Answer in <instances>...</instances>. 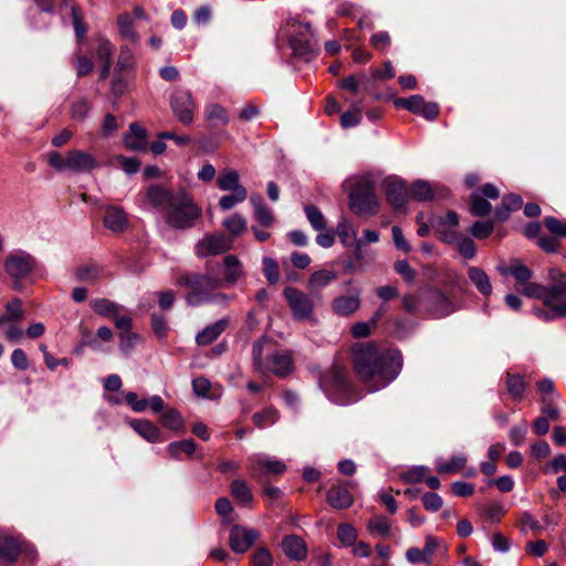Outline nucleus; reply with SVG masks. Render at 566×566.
Masks as SVG:
<instances>
[{"label":"nucleus","mask_w":566,"mask_h":566,"mask_svg":"<svg viewBox=\"0 0 566 566\" xmlns=\"http://www.w3.org/2000/svg\"><path fill=\"white\" fill-rule=\"evenodd\" d=\"M353 367L369 391H377L394 381L402 368V355L397 349H379L373 343L353 348Z\"/></svg>","instance_id":"nucleus-1"},{"label":"nucleus","mask_w":566,"mask_h":566,"mask_svg":"<svg viewBox=\"0 0 566 566\" xmlns=\"http://www.w3.org/2000/svg\"><path fill=\"white\" fill-rule=\"evenodd\" d=\"M549 285L527 282L521 292L527 297L538 298L545 308L534 307L533 313L544 321H553L566 317V273L558 269L548 272Z\"/></svg>","instance_id":"nucleus-2"},{"label":"nucleus","mask_w":566,"mask_h":566,"mask_svg":"<svg viewBox=\"0 0 566 566\" xmlns=\"http://www.w3.org/2000/svg\"><path fill=\"white\" fill-rule=\"evenodd\" d=\"M253 364L261 374H274L284 377L293 368L292 357L284 352L272 350L266 338H261L252 347Z\"/></svg>","instance_id":"nucleus-3"},{"label":"nucleus","mask_w":566,"mask_h":566,"mask_svg":"<svg viewBox=\"0 0 566 566\" xmlns=\"http://www.w3.org/2000/svg\"><path fill=\"white\" fill-rule=\"evenodd\" d=\"M178 286L190 289L185 296L189 306H199L212 298V291L223 286L221 280L200 273H185L177 279Z\"/></svg>","instance_id":"nucleus-4"},{"label":"nucleus","mask_w":566,"mask_h":566,"mask_svg":"<svg viewBox=\"0 0 566 566\" xmlns=\"http://www.w3.org/2000/svg\"><path fill=\"white\" fill-rule=\"evenodd\" d=\"M200 217L201 209L193 202L192 198L185 192H178L166 211L165 220L170 228L185 230L193 227L196 220Z\"/></svg>","instance_id":"nucleus-5"},{"label":"nucleus","mask_w":566,"mask_h":566,"mask_svg":"<svg viewBox=\"0 0 566 566\" xmlns=\"http://www.w3.org/2000/svg\"><path fill=\"white\" fill-rule=\"evenodd\" d=\"M349 208L360 217L374 216L378 209V200L374 185L368 179H359L349 192Z\"/></svg>","instance_id":"nucleus-6"},{"label":"nucleus","mask_w":566,"mask_h":566,"mask_svg":"<svg viewBox=\"0 0 566 566\" xmlns=\"http://www.w3.org/2000/svg\"><path fill=\"white\" fill-rule=\"evenodd\" d=\"M319 386L326 392L328 398L337 403H344L342 397L350 389V384L345 369L338 365H334L319 378Z\"/></svg>","instance_id":"nucleus-7"},{"label":"nucleus","mask_w":566,"mask_h":566,"mask_svg":"<svg viewBox=\"0 0 566 566\" xmlns=\"http://www.w3.org/2000/svg\"><path fill=\"white\" fill-rule=\"evenodd\" d=\"M35 259L25 251L10 253L4 260V271L13 280L27 277L35 269Z\"/></svg>","instance_id":"nucleus-8"},{"label":"nucleus","mask_w":566,"mask_h":566,"mask_svg":"<svg viewBox=\"0 0 566 566\" xmlns=\"http://www.w3.org/2000/svg\"><path fill=\"white\" fill-rule=\"evenodd\" d=\"M170 106L179 122L185 125L192 123L196 104L189 91L176 90L171 95Z\"/></svg>","instance_id":"nucleus-9"},{"label":"nucleus","mask_w":566,"mask_h":566,"mask_svg":"<svg viewBox=\"0 0 566 566\" xmlns=\"http://www.w3.org/2000/svg\"><path fill=\"white\" fill-rule=\"evenodd\" d=\"M283 295L296 319L303 321L312 316L313 302L308 295L292 286L284 289Z\"/></svg>","instance_id":"nucleus-10"},{"label":"nucleus","mask_w":566,"mask_h":566,"mask_svg":"<svg viewBox=\"0 0 566 566\" xmlns=\"http://www.w3.org/2000/svg\"><path fill=\"white\" fill-rule=\"evenodd\" d=\"M232 248V240L223 233L206 235L196 244V254L200 258L221 254Z\"/></svg>","instance_id":"nucleus-11"},{"label":"nucleus","mask_w":566,"mask_h":566,"mask_svg":"<svg viewBox=\"0 0 566 566\" xmlns=\"http://www.w3.org/2000/svg\"><path fill=\"white\" fill-rule=\"evenodd\" d=\"M388 202L395 210H405L410 200L409 186L399 178H388L385 181Z\"/></svg>","instance_id":"nucleus-12"},{"label":"nucleus","mask_w":566,"mask_h":566,"mask_svg":"<svg viewBox=\"0 0 566 566\" xmlns=\"http://www.w3.org/2000/svg\"><path fill=\"white\" fill-rule=\"evenodd\" d=\"M259 538V532L234 525L230 531L229 544L234 553H245L253 543Z\"/></svg>","instance_id":"nucleus-13"},{"label":"nucleus","mask_w":566,"mask_h":566,"mask_svg":"<svg viewBox=\"0 0 566 566\" xmlns=\"http://www.w3.org/2000/svg\"><path fill=\"white\" fill-rule=\"evenodd\" d=\"M249 469L252 474H282L286 465L280 461L264 454H253L249 457Z\"/></svg>","instance_id":"nucleus-14"},{"label":"nucleus","mask_w":566,"mask_h":566,"mask_svg":"<svg viewBox=\"0 0 566 566\" xmlns=\"http://www.w3.org/2000/svg\"><path fill=\"white\" fill-rule=\"evenodd\" d=\"M69 171L81 174L88 172L99 167L97 159L83 150L73 149L67 151Z\"/></svg>","instance_id":"nucleus-15"},{"label":"nucleus","mask_w":566,"mask_h":566,"mask_svg":"<svg viewBox=\"0 0 566 566\" xmlns=\"http://www.w3.org/2000/svg\"><path fill=\"white\" fill-rule=\"evenodd\" d=\"M360 306V290L353 289L349 295H339L332 302L334 313L340 316H348L355 313Z\"/></svg>","instance_id":"nucleus-16"},{"label":"nucleus","mask_w":566,"mask_h":566,"mask_svg":"<svg viewBox=\"0 0 566 566\" xmlns=\"http://www.w3.org/2000/svg\"><path fill=\"white\" fill-rule=\"evenodd\" d=\"M429 311L434 317H444L455 311L452 302L440 291H431L428 295Z\"/></svg>","instance_id":"nucleus-17"},{"label":"nucleus","mask_w":566,"mask_h":566,"mask_svg":"<svg viewBox=\"0 0 566 566\" xmlns=\"http://www.w3.org/2000/svg\"><path fill=\"white\" fill-rule=\"evenodd\" d=\"M327 502L334 509L344 510L353 504L354 499L346 484H337L327 492Z\"/></svg>","instance_id":"nucleus-18"},{"label":"nucleus","mask_w":566,"mask_h":566,"mask_svg":"<svg viewBox=\"0 0 566 566\" xmlns=\"http://www.w3.org/2000/svg\"><path fill=\"white\" fill-rule=\"evenodd\" d=\"M104 226L113 232H123L128 227L124 209L117 206H108L104 217Z\"/></svg>","instance_id":"nucleus-19"},{"label":"nucleus","mask_w":566,"mask_h":566,"mask_svg":"<svg viewBox=\"0 0 566 566\" xmlns=\"http://www.w3.org/2000/svg\"><path fill=\"white\" fill-rule=\"evenodd\" d=\"M284 554L294 560H302L306 557L307 547L305 542L297 535H287L282 541Z\"/></svg>","instance_id":"nucleus-20"},{"label":"nucleus","mask_w":566,"mask_h":566,"mask_svg":"<svg viewBox=\"0 0 566 566\" xmlns=\"http://www.w3.org/2000/svg\"><path fill=\"white\" fill-rule=\"evenodd\" d=\"M129 426L149 443L160 441V430L151 421L147 419H134L129 421Z\"/></svg>","instance_id":"nucleus-21"},{"label":"nucleus","mask_w":566,"mask_h":566,"mask_svg":"<svg viewBox=\"0 0 566 566\" xmlns=\"http://www.w3.org/2000/svg\"><path fill=\"white\" fill-rule=\"evenodd\" d=\"M229 321L222 318L213 324L206 326L196 336V343L199 346H207L214 342L228 327Z\"/></svg>","instance_id":"nucleus-22"},{"label":"nucleus","mask_w":566,"mask_h":566,"mask_svg":"<svg viewBox=\"0 0 566 566\" xmlns=\"http://www.w3.org/2000/svg\"><path fill=\"white\" fill-rule=\"evenodd\" d=\"M22 539L18 537H6L0 541V563H14L21 555Z\"/></svg>","instance_id":"nucleus-23"},{"label":"nucleus","mask_w":566,"mask_h":566,"mask_svg":"<svg viewBox=\"0 0 566 566\" xmlns=\"http://www.w3.org/2000/svg\"><path fill=\"white\" fill-rule=\"evenodd\" d=\"M147 198L154 207L164 208L167 211L176 199V193H171L167 189L154 185L148 188Z\"/></svg>","instance_id":"nucleus-24"},{"label":"nucleus","mask_w":566,"mask_h":566,"mask_svg":"<svg viewBox=\"0 0 566 566\" xmlns=\"http://www.w3.org/2000/svg\"><path fill=\"white\" fill-rule=\"evenodd\" d=\"M124 143L130 150H145L146 149V132L138 124L133 123L129 126V132L125 135Z\"/></svg>","instance_id":"nucleus-25"},{"label":"nucleus","mask_w":566,"mask_h":566,"mask_svg":"<svg viewBox=\"0 0 566 566\" xmlns=\"http://www.w3.org/2000/svg\"><path fill=\"white\" fill-rule=\"evenodd\" d=\"M224 280L222 283L233 285L243 274V266L235 255H227L223 259Z\"/></svg>","instance_id":"nucleus-26"},{"label":"nucleus","mask_w":566,"mask_h":566,"mask_svg":"<svg viewBox=\"0 0 566 566\" xmlns=\"http://www.w3.org/2000/svg\"><path fill=\"white\" fill-rule=\"evenodd\" d=\"M337 279V273L331 270H318L315 271L308 279L307 285L308 289L313 292H319L326 286H328L332 282Z\"/></svg>","instance_id":"nucleus-27"},{"label":"nucleus","mask_w":566,"mask_h":566,"mask_svg":"<svg viewBox=\"0 0 566 566\" xmlns=\"http://www.w3.org/2000/svg\"><path fill=\"white\" fill-rule=\"evenodd\" d=\"M335 234L338 235L339 241L344 247H352V244L358 241L356 228L347 218H342L338 221Z\"/></svg>","instance_id":"nucleus-28"},{"label":"nucleus","mask_w":566,"mask_h":566,"mask_svg":"<svg viewBox=\"0 0 566 566\" xmlns=\"http://www.w3.org/2000/svg\"><path fill=\"white\" fill-rule=\"evenodd\" d=\"M468 276L482 295L488 296L492 293L491 281L482 269L470 266L468 270Z\"/></svg>","instance_id":"nucleus-29"},{"label":"nucleus","mask_w":566,"mask_h":566,"mask_svg":"<svg viewBox=\"0 0 566 566\" xmlns=\"http://www.w3.org/2000/svg\"><path fill=\"white\" fill-rule=\"evenodd\" d=\"M205 118L211 126H226L229 123V115L223 106L210 103L205 108Z\"/></svg>","instance_id":"nucleus-30"},{"label":"nucleus","mask_w":566,"mask_h":566,"mask_svg":"<svg viewBox=\"0 0 566 566\" xmlns=\"http://www.w3.org/2000/svg\"><path fill=\"white\" fill-rule=\"evenodd\" d=\"M410 199L416 201H431L434 199V190L431 185L426 181L418 179L411 186H409Z\"/></svg>","instance_id":"nucleus-31"},{"label":"nucleus","mask_w":566,"mask_h":566,"mask_svg":"<svg viewBox=\"0 0 566 566\" xmlns=\"http://www.w3.org/2000/svg\"><path fill=\"white\" fill-rule=\"evenodd\" d=\"M251 202L254 207V217L255 219L264 227H270L273 221L274 217L272 214V211L270 208L265 206L263 202V199L261 196H252Z\"/></svg>","instance_id":"nucleus-32"},{"label":"nucleus","mask_w":566,"mask_h":566,"mask_svg":"<svg viewBox=\"0 0 566 566\" xmlns=\"http://www.w3.org/2000/svg\"><path fill=\"white\" fill-rule=\"evenodd\" d=\"M240 176L238 171L226 169L218 176V187L223 191H237L238 188H244L240 182Z\"/></svg>","instance_id":"nucleus-33"},{"label":"nucleus","mask_w":566,"mask_h":566,"mask_svg":"<svg viewBox=\"0 0 566 566\" xmlns=\"http://www.w3.org/2000/svg\"><path fill=\"white\" fill-rule=\"evenodd\" d=\"M15 321L8 315L0 316V329L10 342L19 340L23 336V331L15 324Z\"/></svg>","instance_id":"nucleus-34"},{"label":"nucleus","mask_w":566,"mask_h":566,"mask_svg":"<svg viewBox=\"0 0 566 566\" xmlns=\"http://www.w3.org/2000/svg\"><path fill=\"white\" fill-rule=\"evenodd\" d=\"M196 442L192 439L175 441L167 446V452L170 458L179 460L182 452L191 455L196 451Z\"/></svg>","instance_id":"nucleus-35"},{"label":"nucleus","mask_w":566,"mask_h":566,"mask_svg":"<svg viewBox=\"0 0 566 566\" xmlns=\"http://www.w3.org/2000/svg\"><path fill=\"white\" fill-rule=\"evenodd\" d=\"M467 463L464 455H454L450 461L439 460L437 462V471L440 474H452L461 471Z\"/></svg>","instance_id":"nucleus-36"},{"label":"nucleus","mask_w":566,"mask_h":566,"mask_svg":"<svg viewBox=\"0 0 566 566\" xmlns=\"http://www.w3.org/2000/svg\"><path fill=\"white\" fill-rule=\"evenodd\" d=\"M231 493L235 500L244 505L250 504L253 501L252 492L243 480H234L231 483Z\"/></svg>","instance_id":"nucleus-37"},{"label":"nucleus","mask_w":566,"mask_h":566,"mask_svg":"<svg viewBox=\"0 0 566 566\" xmlns=\"http://www.w3.org/2000/svg\"><path fill=\"white\" fill-rule=\"evenodd\" d=\"M117 25L120 35L134 43L139 41L138 34L133 28V18L128 13H123L117 18Z\"/></svg>","instance_id":"nucleus-38"},{"label":"nucleus","mask_w":566,"mask_h":566,"mask_svg":"<svg viewBox=\"0 0 566 566\" xmlns=\"http://www.w3.org/2000/svg\"><path fill=\"white\" fill-rule=\"evenodd\" d=\"M222 224L233 237H240L247 231V220L239 213L224 219Z\"/></svg>","instance_id":"nucleus-39"},{"label":"nucleus","mask_w":566,"mask_h":566,"mask_svg":"<svg viewBox=\"0 0 566 566\" xmlns=\"http://www.w3.org/2000/svg\"><path fill=\"white\" fill-rule=\"evenodd\" d=\"M506 388L509 394L515 398L521 399L524 395L526 382L521 375L507 374L506 376Z\"/></svg>","instance_id":"nucleus-40"},{"label":"nucleus","mask_w":566,"mask_h":566,"mask_svg":"<svg viewBox=\"0 0 566 566\" xmlns=\"http://www.w3.org/2000/svg\"><path fill=\"white\" fill-rule=\"evenodd\" d=\"M290 44L295 54L310 59L314 52V48L308 38L302 39L297 35H290Z\"/></svg>","instance_id":"nucleus-41"},{"label":"nucleus","mask_w":566,"mask_h":566,"mask_svg":"<svg viewBox=\"0 0 566 566\" xmlns=\"http://www.w3.org/2000/svg\"><path fill=\"white\" fill-rule=\"evenodd\" d=\"M536 385L539 391V401L560 400V395L552 379L545 378L539 380Z\"/></svg>","instance_id":"nucleus-42"},{"label":"nucleus","mask_w":566,"mask_h":566,"mask_svg":"<svg viewBox=\"0 0 566 566\" xmlns=\"http://www.w3.org/2000/svg\"><path fill=\"white\" fill-rule=\"evenodd\" d=\"M394 104L397 107H401L416 115H420L422 106H424V98L421 95H412L408 98H396Z\"/></svg>","instance_id":"nucleus-43"},{"label":"nucleus","mask_w":566,"mask_h":566,"mask_svg":"<svg viewBox=\"0 0 566 566\" xmlns=\"http://www.w3.org/2000/svg\"><path fill=\"white\" fill-rule=\"evenodd\" d=\"M471 213L478 217H484L490 213L491 203L479 192H473L470 196Z\"/></svg>","instance_id":"nucleus-44"},{"label":"nucleus","mask_w":566,"mask_h":566,"mask_svg":"<svg viewBox=\"0 0 566 566\" xmlns=\"http://www.w3.org/2000/svg\"><path fill=\"white\" fill-rule=\"evenodd\" d=\"M277 419L279 413L274 408H266L252 417L253 423L260 429L274 424Z\"/></svg>","instance_id":"nucleus-45"},{"label":"nucleus","mask_w":566,"mask_h":566,"mask_svg":"<svg viewBox=\"0 0 566 566\" xmlns=\"http://www.w3.org/2000/svg\"><path fill=\"white\" fill-rule=\"evenodd\" d=\"M306 218L311 223L312 228L316 231H323L326 228V219L322 211L315 206H306L304 208Z\"/></svg>","instance_id":"nucleus-46"},{"label":"nucleus","mask_w":566,"mask_h":566,"mask_svg":"<svg viewBox=\"0 0 566 566\" xmlns=\"http://www.w3.org/2000/svg\"><path fill=\"white\" fill-rule=\"evenodd\" d=\"M91 307L96 314L107 317H113L118 310V306L115 303L106 298L93 300L91 302Z\"/></svg>","instance_id":"nucleus-47"},{"label":"nucleus","mask_w":566,"mask_h":566,"mask_svg":"<svg viewBox=\"0 0 566 566\" xmlns=\"http://www.w3.org/2000/svg\"><path fill=\"white\" fill-rule=\"evenodd\" d=\"M248 191L245 188H238L237 191H232L230 195L221 197L219 205L222 210H230L235 205L243 202L247 199Z\"/></svg>","instance_id":"nucleus-48"},{"label":"nucleus","mask_w":566,"mask_h":566,"mask_svg":"<svg viewBox=\"0 0 566 566\" xmlns=\"http://www.w3.org/2000/svg\"><path fill=\"white\" fill-rule=\"evenodd\" d=\"M368 530L381 537L389 538L391 536L390 524L382 516H375L368 522Z\"/></svg>","instance_id":"nucleus-49"},{"label":"nucleus","mask_w":566,"mask_h":566,"mask_svg":"<svg viewBox=\"0 0 566 566\" xmlns=\"http://www.w3.org/2000/svg\"><path fill=\"white\" fill-rule=\"evenodd\" d=\"M505 273L513 275L522 284H526L533 275L532 271L517 260L512 262L510 269L505 271Z\"/></svg>","instance_id":"nucleus-50"},{"label":"nucleus","mask_w":566,"mask_h":566,"mask_svg":"<svg viewBox=\"0 0 566 566\" xmlns=\"http://www.w3.org/2000/svg\"><path fill=\"white\" fill-rule=\"evenodd\" d=\"M263 273L270 284H276L280 280V271L277 262L269 256L262 260Z\"/></svg>","instance_id":"nucleus-51"},{"label":"nucleus","mask_w":566,"mask_h":566,"mask_svg":"<svg viewBox=\"0 0 566 566\" xmlns=\"http://www.w3.org/2000/svg\"><path fill=\"white\" fill-rule=\"evenodd\" d=\"M91 105L86 98H80L71 105V117L76 122H83L87 117Z\"/></svg>","instance_id":"nucleus-52"},{"label":"nucleus","mask_w":566,"mask_h":566,"mask_svg":"<svg viewBox=\"0 0 566 566\" xmlns=\"http://www.w3.org/2000/svg\"><path fill=\"white\" fill-rule=\"evenodd\" d=\"M337 537L344 546H353L357 539V532L350 524H340Z\"/></svg>","instance_id":"nucleus-53"},{"label":"nucleus","mask_w":566,"mask_h":566,"mask_svg":"<svg viewBox=\"0 0 566 566\" xmlns=\"http://www.w3.org/2000/svg\"><path fill=\"white\" fill-rule=\"evenodd\" d=\"M163 423L170 430H180L184 427L181 415L175 410L169 409L163 415Z\"/></svg>","instance_id":"nucleus-54"},{"label":"nucleus","mask_w":566,"mask_h":566,"mask_svg":"<svg viewBox=\"0 0 566 566\" xmlns=\"http://www.w3.org/2000/svg\"><path fill=\"white\" fill-rule=\"evenodd\" d=\"M429 469L427 467H413L401 474L402 481L407 483H419L427 476Z\"/></svg>","instance_id":"nucleus-55"},{"label":"nucleus","mask_w":566,"mask_h":566,"mask_svg":"<svg viewBox=\"0 0 566 566\" xmlns=\"http://www.w3.org/2000/svg\"><path fill=\"white\" fill-rule=\"evenodd\" d=\"M361 108L359 104L354 105V109L349 112H345L340 116V125L343 128H350L360 123L361 115H360Z\"/></svg>","instance_id":"nucleus-56"},{"label":"nucleus","mask_w":566,"mask_h":566,"mask_svg":"<svg viewBox=\"0 0 566 566\" xmlns=\"http://www.w3.org/2000/svg\"><path fill=\"white\" fill-rule=\"evenodd\" d=\"M370 44L375 50L386 52L391 44V38L387 31H380L370 36Z\"/></svg>","instance_id":"nucleus-57"},{"label":"nucleus","mask_w":566,"mask_h":566,"mask_svg":"<svg viewBox=\"0 0 566 566\" xmlns=\"http://www.w3.org/2000/svg\"><path fill=\"white\" fill-rule=\"evenodd\" d=\"M113 53L114 45L111 43V41L107 39H99L96 49V56L98 61L102 63L112 62Z\"/></svg>","instance_id":"nucleus-58"},{"label":"nucleus","mask_w":566,"mask_h":566,"mask_svg":"<svg viewBox=\"0 0 566 566\" xmlns=\"http://www.w3.org/2000/svg\"><path fill=\"white\" fill-rule=\"evenodd\" d=\"M543 223L554 235L566 238V220L560 221L555 217H546Z\"/></svg>","instance_id":"nucleus-59"},{"label":"nucleus","mask_w":566,"mask_h":566,"mask_svg":"<svg viewBox=\"0 0 566 566\" xmlns=\"http://www.w3.org/2000/svg\"><path fill=\"white\" fill-rule=\"evenodd\" d=\"M494 230V224L492 221H476L471 227V234L476 239H485Z\"/></svg>","instance_id":"nucleus-60"},{"label":"nucleus","mask_w":566,"mask_h":566,"mask_svg":"<svg viewBox=\"0 0 566 566\" xmlns=\"http://www.w3.org/2000/svg\"><path fill=\"white\" fill-rule=\"evenodd\" d=\"M542 407L541 411L544 415V417L548 418L549 420H558L560 418V409L559 403L560 400H548V401H539Z\"/></svg>","instance_id":"nucleus-61"},{"label":"nucleus","mask_w":566,"mask_h":566,"mask_svg":"<svg viewBox=\"0 0 566 566\" xmlns=\"http://www.w3.org/2000/svg\"><path fill=\"white\" fill-rule=\"evenodd\" d=\"M135 65L133 52L127 46H122L117 60V69L119 72L130 70Z\"/></svg>","instance_id":"nucleus-62"},{"label":"nucleus","mask_w":566,"mask_h":566,"mask_svg":"<svg viewBox=\"0 0 566 566\" xmlns=\"http://www.w3.org/2000/svg\"><path fill=\"white\" fill-rule=\"evenodd\" d=\"M252 566H271L273 564L272 556L266 548H259L251 556Z\"/></svg>","instance_id":"nucleus-63"},{"label":"nucleus","mask_w":566,"mask_h":566,"mask_svg":"<svg viewBox=\"0 0 566 566\" xmlns=\"http://www.w3.org/2000/svg\"><path fill=\"white\" fill-rule=\"evenodd\" d=\"M423 506L428 511L437 512L442 507V497L433 492H428L422 496Z\"/></svg>","instance_id":"nucleus-64"}]
</instances>
